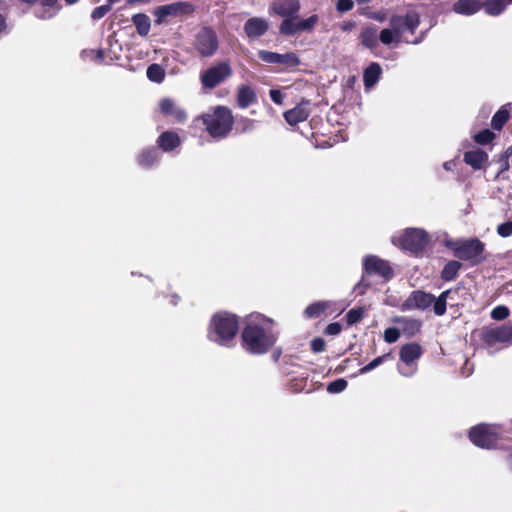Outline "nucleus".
Here are the masks:
<instances>
[{
	"instance_id": "5",
	"label": "nucleus",
	"mask_w": 512,
	"mask_h": 512,
	"mask_svg": "<svg viewBox=\"0 0 512 512\" xmlns=\"http://www.w3.org/2000/svg\"><path fill=\"white\" fill-rule=\"evenodd\" d=\"M446 247L453 251L455 257L469 262L472 266L485 260V244L478 238L448 240Z\"/></svg>"
},
{
	"instance_id": "52",
	"label": "nucleus",
	"mask_w": 512,
	"mask_h": 512,
	"mask_svg": "<svg viewBox=\"0 0 512 512\" xmlns=\"http://www.w3.org/2000/svg\"><path fill=\"white\" fill-rule=\"evenodd\" d=\"M368 286L369 284L365 282L364 278H362L361 281L355 285L354 290L359 294H364Z\"/></svg>"
},
{
	"instance_id": "57",
	"label": "nucleus",
	"mask_w": 512,
	"mask_h": 512,
	"mask_svg": "<svg viewBox=\"0 0 512 512\" xmlns=\"http://www.w3.org/2000/svg\"><path fill=\"white\" fill-rule=\"evenodd\" d=\"M151 0H128V3L132 4V3H135V2H138V3H149Z\"/></svg>"
},
{
	"instance_id": "15",
	"label": "nucleus",
	"mask_w": 512,
	"mask_h": 512,
	"mask_svg": "<svg viewBox=\"0 0 512 512\" xmlns=\"http://www.w3.org/2000/svg\"><path fill=\"white\" fill-rule=\"evenodd\" d=\"M259 58L266 63L285 64L287 66H296L299 64V58L295 53L278 54L275 52L261 50Z\"/></svg>"
},
{
	"instance_id": "14",
	"label": "nucleus",
	"mask_w": 512,
	"mask_h": 512,
	"mask_svg": "<svg viewBox=\"0 0 512 512\" xmlns=\"http://www.w3.org/2000/svg\"><path fill=\"white\" fill-rule=\"evenodd\" d=\"M434 302V296L421 290L413 291L405 300L403 307L405 309L425 310Z\"/></svg>"
},
{
	"instance_id": "62",
	"label": "nucleus",
	"mask_w": 512,
	"mask_h": 512,
	"mask_svg": "<svg viewBox=\"0 0 512 512\" xmlns=\"http://www.w3.org/2000/svg\"><path fill=\"white\" fill-rule=\"evenodd\" d=\"M449 164H450V163L446 162V163L444 164V168H445V169H447V170H448V169H450Z\"/></svg>"
},
{
	"instance_id": "28",
	"label": "nucleus",
	"mask_w": 512,
	"mask_h": 512,
	"mask_svg": "<svg viewBox=\"0 0 512 512\" xmlns=\"http://www.w3.org/2000/svg\"><path fill=\"white\" fill-rule=\"evenodd\" d=\"M160 154L157 149L151 148L143 150L137 158L138 164L142 167L149 168L159 161Z\"/></svg>"
},
{
	"instance_id": "27",
	"label": "nucleus",
	"mask_w": 512,
	"mask_h": 512,
	"mask_svg": "<svg viewBox=\"0 0 512 512\" xmlns=\"http://www.w3.org/2000/svg\"><path fill=\"white\" fill-rule=\"evenodd\" d=\"M459 288L443 291L438 298L434 297L433 309L436 315L441 316L446 312L448 299L452 294H457Z\"/></svg>"
},
{
	"instance_id": "41",
	"label": "nucleus",
	"mask_w": 512,
	"mask_h": 512,
	"mask_svg": "<svg viewBox=\"0 0 512 512\" xmlns=\"http://www.w3.org/2000/svg\"><path fill=\"white\" fill-rule=\"evenodd\" d=\"M347 387V381L345 379H337L330 382L327 386V391L329 393H340L344 391Z\"/></svg>"
},
{
	"instance_id": "61",
	"label": "nucleus",
	"mask_w": 512,
	"mask_h": 512,
	"mask_svg": "<svg viewBox=\"0 0 512 512\" xmlns=\"http://www.w3.org/2000/svg\"><path fill=\"white\" fill-rule=\"evenodd\" d=\"M356 1L361 3V4H364V3L370 2L371 0H356Z\"/></svg>"
},
{
	"instance_id": "19",
	"label": "nucleus",
	"mask_w": 512,
	"mask_h": 512,
	"mask_svg": "<svg viewBox=\"0 0 512 512\" xmlns=\"http://www.w3.org/2000/svg\"><path fill=\"white\" fill-rule=\"evenodd\" d=\"M160 109L164 114L170 115L178 123H183L187 114L185 110L177 106L173 100L169 98L162 99L160 102Z\"/></svg>"
},
{
	"instance_id": "22",
	"label": "nucleus",
	"mask_w": 512,
	"mask_h": 512,
	"mask_svg": "<svg viewBox=\"0 0 512 512\" xmlns=\"http://www.w3.org/2000/svg\"><path fill=\"white\" fill-rule=\"evenodd\" d=\"M482 7L478 0H457L453 4V11L457 14L471 16L476 14Z\"/></svg>"
},
{
	"instance_id": "8",
	"label": "nucleus",
	"mask_w": 512,
	"mask_h": 512,
	"mask_svg": "<svg viewBox=\"0 0 512 512\" xmlns=\"http://www.w3.org/2000/svg\"><path fill=\"white\" fill-rule=\"evenodd\" d=\"M503 432L498 425L479 424L470 430L469 438L476 446L490 449L496 447Z\"/></svg>"
},
{
	"instance_id": "64",
	"label": "nucleus",
	"mask_w": 512,
	"mask_h": 512,
	"mask_svg": "<svg viewBox=\"0 0 512 512\" xmlns=\"http://www.w3.org/2000/svg\"><path fill=\"white\" fill-rule=\"evenodd\" d=\"M454 295H455V294H452V295L450 296V298L448 299V301H454Z\"/></svg>"
},
{
	"instance_id": "24",
	"label": "nucleus",
	"mask_w": 512,
	"mask_h": 512,
	"mask_svg": "<svg viewBox=\"0 0 512 512\" xmlns=\"http://www.w3.org/2000/svg\"><path fill=\"white\" fill-rule=\"evenodd\" d=\"M42 7L36 10V16L40 19H50L55 16L60 6L58 0H40Z\"/></svg>"
},
{
	"instance_id": "10",
	"label": "nucleus",
	"mask_w": 512,
	"mask_h": 512,
	"mask_svg": "<svg viewBox=\"0 0 512 512\" xmlns=\"http://www.w3.org/2000/svg\"><path fill=\"white\" fill-rule=\"evenodd\" d=\"M218 46V37L211 28L203 27L196 34L194 48L201 56L210 57L214 55Z\"/></svg>"
},
{
	"instance_id": "18",
	"label": "nucleus",
	"mask_w": 512,
	"mask_h": 512,
	"mask_svg": "<svg viewBox=\"0 0 512 512\" xmlns=\"http://www.w3.org/2000/svg\"><path fill=\"white\" fill-rule=\"evenodd\" d=\"M300 10V3L298 0H284L274 2L271 6V11L282 17H291L296 15Z\"/></svg>"
},
{
	"instance_id": "50",
	"label": "nucleus",
	"mask_w": 512,
	"mask_h": 512,
	"mask_svg": "<svg viewBox=\"0 0 512 512\" xmlns=\"http://www.w3.org/2000/svg\"><path fill=\"white\" fill-rule=\"evenodd\" d=\"M341 331V326L339 323H331L326 327L325 332L328 335H337Z\"/></svg>"
},
{
	"instance_id": "46",
	"label": "nucleus",
	"mask_w": 512,
	"mask_h": 512,
	"mask_svg": "<svg viewBox=\"0 0 512 512\" xmlns=\"http://www.w3.org/2000/svg\"><path fill=\"white\" fill-rule=\"evenodd\" d=\"M354 6V3L352 0H337L336 8L339 12H348L350 11Z\"/></svg>"
},
{
	"instance_id": "31",
	"label": "nucleus",
	"mask_w": 512,
	"mask_h": 512,
	"mask_svg": "<svg viewBox=\"0 0 512 512\" xmlns=\"http://www.w3.org/2000/svg\"><path fill=\"white\" fill-rule=\"evenodd\" d=\"M508 0H486L483 4L485 13L490 16H498L505 11Z\"/></svg>"
},
{
	"instance_id": "43",
	"label": "nucleus",
	"mask_w": 512,
	"mask_h": 512,
	"mask_svg": "<svg viewBox=\"0 0 512 512\" xmlns=\"http://www.w3.org/2000/svg\"><path fill=\"white\" fill-rule=\"evenodd\" d=\"M400 337V330L394 327L387 328L384 331V340L387 343H395Z\"/></svg>"
},
{
	"instance_id": "4",
	"label": "nucleus",
	"mask_w": 512,
	"mask_h": 512,
	"mask_svg": "<svg viewBox=\"0 0 512 512\" xmlns=\"http://www.w3.org/2000/svg\"><path fill=\"white\" fill-rule=\"evenodd\" d=\"M213 138H224L232 130L234 118L229 108L216 106L200 117Z\"/></svg>"
},
{
	"instance_id": "30",
	"label": "nucleus",
	"mask_w": 512,
	"mask_h": 512,
	"mask_svg": "<svg viewBox=\"0 0 512 512\" xmlns=\"http://www.w3.org/2000/svg\"><path fill=\"white\" fill-rule=\"evenodd\" d=\"M132 22L136 27L137 33L140 36H146L148 35L150 28H151V22L150 18L143 13L135 14L132 17Z\"/></svg>"
},
{
	"instance_id": "6",
	"label": "nucleus",
	"mask_w": 512,
	"mask_h": 512,
	"mask_svg": "<svg viewBox=\"0 0 512 512\" xmlns=\"http://www.w3.org/2000/svg\"><path fill=\"white\" fill-rule=\"evenodd\" d=\"M430 242L429 234L421 228H407L392 237V243L414 255L421 254Z\"/></svg>"
},
{
	"instance_id": "42",
	"label": "nucleus",
	"mask_w": 512,
	"mask_h": 512,
	"mask_svg": "<svg viewBox=\"0 0 512 512\" xmlns=\"http://www.w3.org/2000/svg\"><path fill=\"white\" fill-rule=\"evenodd\" d=\"M509 316V309L506 306L499 305L491 311V317L494 320H504Z\"/></svg>"
},
{
	"instance_id": "34",
	"label": "nucleus",
	"mask_w": 512,
	"mask_h": 512,
	"mask_svg": "<svg viewBox=\"0 0 512 512\" xmlns=\"http://www.w3.org/2000/svg\"><path fill=\"white\" fill-rule=\"evenodd\" d=\"M509 120V112L505 108H501L492 117L491 126L493 129L500 131Z\"/></svg>"
},
{
	"instance_id": "32",
	"label": "nucleus",
	"mask_w": 512,
	"mask_h": 512,
	"mask_svg": "<svg viewBox=\"0 0 512 512\" xmlns=\"http://www.w3.org/2000/svg\"><path fill=\"white\" fill-rule=\"evenodd\" d=\"M461 267H462V264L459 261H456V260L449 261L444 266V268L441 272L442 279L445 281L454 280L457 277L458 272L461 269Z\"/></svg>"
},
{
	"instance_id": "26",
	"label": "nucleus",
	"mask_w": 512,
	"mask_h": 512,
	"mask_svg": "<svg viewBox=\"0 0 512 512\" xmlns=\"http://www.w3.org/2000/svg\"><path fill=\"white\" fill-rule=\"evenodd\" d=\"M394 322L401 326L402 333L407 336L415 335L421 327V322L415 319L397 317Z\"/></svg>"
},
{
	"instance_id": "9",
	"label": "nucleus",
	"mask_w": 512,
	"mask_h": 512,
	"mask_svg": "<svg viewBox=\"0 0 512 512\" xmlns=\"http://www.w3.org/2000/svg\"><path fill=\"white\" fill-rule=\"evenodd\" d=\"M232 75V68L227 61L219 62L200 74V82L204 89L212 90Z\"/></svg>"
},
{
	"instance_id": "20",
	"label": "nucleus",
	"mask_w": 512,
	"mask_h": 512,
	"mask_svg": "<svg viewBox=\"0 0 512 512\" xmlns=\"http://www.w3.org/2000/svg\"><path fill=\"white\" fill-rule=\"evenodd\" d=\"M464 161L475 170L482 169L488 161V154L481 149H474L464 153Z\"/></svg>"
},
{
	"instance_id": "17",
	"label": "nucleus",
	"mask_w": 512,
	"mask_h": 512,
	"mask_svg": "<svg viewBox=\"0 0 512 512\" xmlns=\"http://www.w3.org/2000/svg\"><path fill=\"white\" fill-rule=\"evenodd\" d=\"M309 105V101H302L296 107L286 111L284 113L286 122L290 125H296L305 121L310 115Z\"/></svg>"
},
{
	"instance_id": "2",
	"label": "nucleus",
	"mask_w": 512,
	"mask_h": 512,
	"mask_svg": "<svg viewBox=\"0 0 512 512\" xmlns=\"http://www.w3.org/2000/svg\"><path fill=\"white\" fill-rule=\"evenodd\" d=\"M419 24L420 17L415 11H409L404 16L393 15L390 18V28H384L379 34L380 42L384 45H398L402 41L418 44L423 40L425 33H421L414 41H409L404 35L407 32L414 34Z\"/></svg>"
},
{
	"instance_id": "16",
	"label": "nucleus",
	"mask_w": 512,
	"mask_h": 512,
	"mask_svg": "<svg viewBox=\"0 0 512 512\" xmlns=\"http://www.w3.org/2000/svg\"><path fill=\"white\" fill-rule=\"evenodd\" d=\"M269 28L268 21L261 17H252L244 24V32L249 38L263 36Z\"/></svg>"
},
{
	"instance_id": "60",
	"label": "nucleus",
	"mask_w": 512,
	"mask_h": 512,
	"mask_svg": "<svg viewBox=\"0 0 512 512\" xmlns=\"http://www.w3.org/2000/svg\"><path fill=\"white\" fill-rule=\"evenodd\" d=\"M118 1H119V0H107L108 5H110V6H111V5H113V4H115V3H116V2H118Z\"/></svg>"
},
{
	"instance_id": "48",
	"label": "nucleus",
	"mask_w": 512,
	"mask_h": 512,
	"mask_svg": "<svg viewBox=\"0 0 512 512\" xmlns=\"http://www.w3.org/2000/svg\"><path fill=\"white\" fill-rule=\"evenodd\" d=\"M325 346H326V343H325L324 339H322V338H315L311 342V349L315 353H320V352L324 351Z\"/></svg>"
},
{
	"instance_id": "47",
	"label": "nucleus",
	"mask_w": 512,
	"mask_h": 512,
	"mask_svg": "<svg viewBox=\"0 0 512 512\" xmlns=\"http://www.w3.org/2000/svg\"><path fill=\"white\" fill-rule=\"evenodd\" d=\"M255 121L248 118H241L238 120V126L241 127L242 132L251 131L254 129Z\"/></svg>"
},
{
	"instance_id": "45",
	"label": "nucleus",
	"mask_w": 512,
	"mask_h": 512,
	"mask_svg": "<svg viewBox=\"0 0 512 512\" xmlns=\"http://www.w3.org/2000/svg\"><path fill=\"white\" fill-rule=\"evenodd\" d=\"M497 233L503 238L511 236L512 235V221H508V222L498 225Z\"/></svg>"
},
{
	"instance_id": "13",
	"label": "nucleus",
	"mask_w": 512,
	"mask_h": 512,
	"mask_svg": "<svg viewBox=\"0 0 512 512\" xmlns=\"http://www.w3.org/2000/svg\"><path fill=\"white\" fill-rule=\"evenodd\" d=\"M422 354L421 346L417 343H409L402 346L400 350V359L408 367L407 370L398 367L399 372L406 377L414 374L415 369L412 368L413 363L420 358Z\"/></svg>"
},
{
	"instance_id": "63",
	"label": "nucleus",
	"mask_w": 512,
	"mask_h": 512,
	"mask_svg": "<svg viewBox=\"0 0 512 512\" xmlns=\"http://www.w3.org/2000/svg\"><path fill=\"white\" fill-rule=\"evenodd\" d=\"M98 57L99 58H102L103 57V52L101 50L98 51Z\"/></svg>"
},
{
	"instance_id": "44",
	"label": "nucleus",
	"mask_w": 512,
	"mask_h": 512,
	"mask_svg": "<svg viewBox=\"0 0 512 512\" xmlns=\"http://www.w3.org/2000/svg\"><path fill=\"white\" fill-rule=\"evenodd\" d=\"M110 9L111 6L108 4L96 7L91 13V18L93 20H99L103 18L110 11Z\"/></svg>"
},
{
	"instance_id": "36",
	"label": "nucleus",
	"mask_w": 512,
	"mask_h": 512,
	"mask_svg": "<svg viewBox=\"0 0 512 512\" xmlns=\"http://www.w3.org/2000/svg\"><path fill=\"white\" fill-rule=\"evenodd\" d=\"M279 30L280 33L284 35H294L300 32L298 28V22H296L293 18L290 17H286V19L282 21Z\"/></svg>"
},
{
	"instance_id": "33",
	"label": "nucleus",
	"mask_w": 512,
	"mask_h": 512,
	"mask_svg": "<svg viewBox=\"0 0 512 512\" xmlns=\"http://www.w3.org/2000/svg\"><path fill=\"white\" fill-rule=\"evenodd\" d=\"M329 307V302H316L310 304L304 311V314L308 318H316L319 317L327 308Z\"/></svg>"
},
{
	"instance_id": "49",
	"label": "nucleus",
	"mask_w": 512,
	"mask_h": 512,
	"mask_svg": "<svg viewBox=\"0 0 512 512\" xmlns=\"http://www.w3.org/2000/svg\"><path fill=\"white\" fill-rule=\"evenodd\" d=\"M270 98L274 103L282 104L284 96L281 91L272 89L270 90Z\"/></svg>"
},
{
	"instance_id": "25",
	"label": "nucleus",
	"mask_w": 512,
	"mask_h": 512,
	"mask_svg": "<svg viewBox=\"0 0 512 512\" xmlns=\"http://www.w3.org/2000/svg\"><path fill=\"white\" fill-rule=\"evenodd\" d=\"M157 143L163 151H171L180 145V138L176 133L168 131L159 136Z\"/></svg>"
},
{
	"instance_id": "54",
	"label": "nucleus",
	"mask_w": 512,
	"mask_h": 512,
	"mask_svg": "<svg viewBox=\"0 0 512 512\" xmlns=\"http://www.w3.org/2000/svg\"><path fill=\"white\" fill-rule=\"evenodd\" d=\"M499 164H500V171H499V173H498V176H499L501 173H503L504 171H507V170L509 169V167H510L509 162H508V159L503 158V157H501V158L499 159Z\"/></svg>"
},
{
	"instance_id": "53",
	"label": "nucleus",
	"mask_w": 512,
	"mask_h": 512,
	"mask_svg": "<svg viewBox=\"0 0 512 512\" xmlns=\"http://www.w3.org/2000/svg\"><path fill=\"white\" fill-rule=\"evenodd\" d=\"M356 27L355 22L353 21H345L341 24V29L344 32H350Z\"/></svg>"
},
{
	"instance_id": "35",
	"label": "nucleus",
	"mask_w": 512,
	"mask_h": 512,
	"mask_svg": "<svg viewBox=\"0 0 512 512\" xmlns=\"http://www.w3.org/2000/svg\"><path fill=\"white\" fill-rule=\"evenodd\" d=\"M147 77L150 81L161 83L165 77V71L159 64H151L147 68Z\"/></svg>"
},
{
	"instance_id": "56",
	"label": "nucleus",
	"mask_w": 512,
	"mask_h": 512,
	"mask_svg": "<svg viewBox=\"0 0 512 512\" xmlns=\"http://www.w3.org/2000/svg\"><path fill=\"white\" fill-rule=\"evenodd\" d=\"M511 155H512V147H509V148L504 152V154H503L501 157L508 159Z\"/></svg>"
},
{
	"instance_id": "37",
	"label": "nucleus",
	"mask_w": 512,
	"mask_h": 512,
	"mask_svg": "<svg viewBox=\"0 0 512 512\" xmlns=\"http://www.w3.org/2000/svg\"><path fill=\"white\" fill-rule=\"evenodd\" d=\"M319 21V17L314 14L308 17L307 19L297 21L298 22V28L300 32L303 31H312L316 24Z\"/></svg>"
},
{
	"instance_id": "40",
	"label": "nucleus",
	"mask_w": 512,
	"mask_h": 512,
	"mask_svg": "<svg viewBox=\"0 0 512 512\" xmlns=\"http://www.w3.org/2000/svg\"><path fill=\"white\" fill-rule=\"evenodd\" d=\"M389 356H390V354H385V355L376 357L370 363H368L367 365H365L364 367H362L360 369V374H366V373L372 371L373 369H375L376 367L381 365L386 360V358H388Z\"/></svg>"
},
{
	"instance_id": "1",
	"label": "nucleus",
	"mask_w": 512,
	"mask_h": 512,
	"mask_svg": "<svg viewBox=\"0 0 512 512\" xmlns=\"http://www.w3.org/2000/svg\"><path fill=\"white\" fill-rule=\"evenodd\" d=\"M243 346L252 354L266 353L276 342L273 322L262 316L251 317L242 332Z\"/></svg>"
},
{
	"instance_id": "58",
	"label": "nucleus",
	"mask_w": 512,
	"mask_h": 512,
	"mask_svg": "<svg viewBox=\"0 0 512 512\" xmlns=\"http://www.w3.org/2000/svg\"><path fill=\"white\" fill-rule=\"evenodd\" d=\"M508 465L512 471V453L507 458Z\"/></svg>"
},
{
	"instance_id": "51",
	"label": "nucleus",
	"mask_w": 512,
	"mask_h": 512,
	"mask_svg": "<svg viewBox=\"0 0 512 512\" xmlns=\"http://www.w3.org/2000/svg\"><path fill=\"white\" fill-rule=\"evenodd\" d=\"M367 16L369 18L374 19V20L379 21V22H383V21L386 20V13L383 12V11L372 12V13L367 14Z\"/></svg>"
},
{
	"instance_id": "39",
	"label": "nucleus",
	"mask_w": 512,
	"mask_h": 512,
	"mask_svg": "<svg viewBox=\"0 0 512 512\" xmlns=\"http://www.w3.org/2000/svg\"><path fill=\"white\" fill-rule=\"evenodd\" d=\"M365 313V309L363 307L351 309L346 314V320L349 325H353L357 322H359Z\"/></svg>"
},
{
	"instance_id": "23",
	"label": "nucleus",
	"mask_w": 512,
	"mask_h": 512,
	"mask_svg": "<svg viewBox=\"0 0 512 512\" xmlns=\"http://www.w3.org/2000/svg\"><path fill=\"white\" fill-rule=\"evenodd\" d=\"M256 94L254 90L248 85H242L237 91V103L241 108H247L256 102Z\"/></svg>"
},
{
	"instance_id": "38",
	"label": "nucleus",
	"mask_w": 512,
	"mask_h": 512,
	"mask_svg": "<svg viewBox=\"0 0 512 512\" xmlns=\"http://www.w3.org/2000/svg\"><path fill=\"white\" fill-rule=\"evenodd\" d=\"M473 138L476 143L486 145L494 140L495 134L489 129H484L483 131L475 134Z\"/></svg>"
},
{
	"instance_id": "12",
	"label": "nucleus",
	"mask_w": 512,
	"mask_h": 512,
	"mask_svg": "<svg viewBox=\"0 0 512 512\" xmlns=\"http://www.w3.org/2000/svg\"><path fill=\"white\" fill-rule=\"evenodd\" d=\"M195 11L193 4L189 2L179 1L167 5H162L156 8L155 16L158 24L162 23L168 16H182L189 15Z\"/></svg>"
},
{
	"instance_id": "11",
	"label": "nucleus",
	"mask_w": 512,
	"mask_h": 512,
	"mask_svg": "<svg viewBox=\"0 0 512 512\" xmlns=\"http://www.w3.org/2000/svg\"><path fill=\"white\" fill-rule=\"evenodd\" d=\"M363 269L365 274L375 275L385 280H389L393 276V270L389 263L375 255L364 257Z\"/></svg>"
},
{
	"instance_id": "29",
	"label": "nucleus",
	"mask_w": 512,
	"mask_h": 512,
	"mask_svg": "<svg viewBox=\"0 0 512 512\" xmlns=\"http://www.w3.org/2000/svg\"><path fill=\"white\" fill-rule=\"evenodd\" d=\"M381 74V67L377 63H371L364 71L363 80L367 88L376 84Z\"/></svg>"
},
{
	"instance_id": "55",
	"label": "nucleus",
	"mask_w": 512,
	"mask_h": 512,
	"mask_svg": "<svg viewBox=\"0 0 512 512\" xmlns=\"http://www.w3.org/2000/svg\"><path fill=\"white\" fill-rule=\"evenodd\" d=\"M6 28L4 17L0 14V33Z\"/></svg>"
},
{
	"instance_id": "7",
	"label": "nucleus",
	"mask_w": 512,
	"mask_h": 512,
	"mask_svg": "<svg viewBox=\"0 0 512 512\" xmlns=\"http://www.w3.org/2000/svg\"><path fill=\"white\" fill-rule=\"evenodd\" d=\"M480 337L484 345L492 352L508 347L512 344V325L484 327Z\"/></svg>"
},
{
	"instance_id": "59",
	"label": "nucleus",
	"mask_w": 512,
	"mask_h": 512,
	"mask_svg": "<svg viewBox=\"0 0 512 512\" xmlns=\"http://www.w3.org/2000/svg\"><path fill=\"white\" fill-rule=\"evenodd\" d=\"M78 0H65L68 5L75 4Z\"/></svg>"
},
{
	"instance_id": "21",
	"label": "nucleus",
	"mask_w": 512,
	"mask_h": 512,
	"mask_svg": "<svg viewBox=\"0 0 512 512\" xmlns=\"http://www.w3.org/2000/svg\"><path fill=\"white\" fill-rule=\"evenodd\" d=\"M379 34L377 27L367 26L361 30L359 40L364 47L373 50L378 47Z\"/></svg>"
},
{
	"instance_id": "3",
	"label": "nucleus",
	"mask_w": 512,
	"mask_h": 512,
	"mask_svg": "<svg viewBox=\"0 0 512 512\" xmlns=\"http://www.w3.org/2000/svg\"><path fill=\"white\" fill-rule=\"evenodd\" d=\"M238 332V321L229 313L215 314L208 328V338L223 346H229Z\"/></svg>"
}]
</instances>
